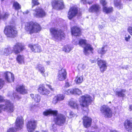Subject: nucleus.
<instances>
[{"mask_svg": "<svg viewBox=\"0 0 132 132\" xmlns=\"http://www.w3.org/2000/svg\"><path fill=\"white\" fill-rule=\"evenodd\" d=\"M41 28L40 25L36 23L31 22L25 24V29L30 33L38 32L41 30Z\"/></svg>", "mask_w": 132, "mask_h": 132, "instance_id": "nucleus-1", "label": "nucleus"}, {"mask_svg": "<svg viewBox=\"0 0 132 132\" xmlns=\"http://www.w3.org/2000/svg\"><path fill=\"white\" fill-rule=\"evenodd\" d=\"M50 31L53 38L54 40H60L65 37V34L61 30L52 28L50 29Z\"/></svg>", "mask_w": 132, "mask_h": 132, "instance_id": "nucleus-2", "label": "nucleus"}, {"mask_svg": "<svg viewBox=\"0 0 132 132\" xmlns=\"http://www.w3.org/2000/svg\"><path fill=\"white\" fill-rule=\"evenodd\" d=\"M79 102L80 105L82 106L86 107L87 110L85 111L86 112L88 111V109L87 107L92 102L91 97L88 95H85L80 98Z\"/></svg>", "mask_w": 132, "mask_h": 132, "instance_id": "nucleus-3", "label": "nucleus"}, {"mask_svg": "<svg viewBox=\"0 0 132 132\" xmlns=\"http://www.w3.org/2000/svg\"><path fill=\"white\" fill-rule=\"evenodd\" d=\"M13 104L9 100H5L3 104H0V113L3 110L6 112H11L14 111Z\"/></svg>", "mask_w": 132, "mask_h": 132, "instance_id": "nucleus-4", "label": "nucleus"}, {"mask_svg": "<svg viewBox=\"0 0 132 132\" xmlns=\"http://www.w3.org/2000/svg\"><path fill=\"white\" fill-rule=\"evenodd\" d=\"M79 44L84 48V53L86 55H88L90 53H92L93 49L89 44L86 43L85 40L81 39L79 42Z\"/></svg>", "mask_w": 132, "mask_h": 132, "instance_id": "nucleus-5", "label": "nucleus"}, {"mask_svg": "<svg viewBox=\"0 0 132 132\" xmlns=\"http://www.w3.org/2000/svg\"><path fill=\"white\" fill-rule=\"evenodd\" d=\"M4 32L8 37H14L17 33V31L12 26H8L5 28Z\"/></svg>", "mask_w": 132, "mask_h": 132, "instance_id": "nucleus-6", "label": "nucleus"}, {"mask_svg": "<svg viewBox=\"0 0 132 132\" xmlns=\"http://www.w3.org/2000/svg\"><path fill=\"white\" fill-rule=\"evenodd\" d=\"M65 121V117L62 114H59L54 118L55 123L59 126L62 125Z\"/></svg>", "mask_w": 132, "mask_h": 132, "instance_id": "nucleus-7", "label": "nucleus"}, {"mask_svg": "<svg viewBox=\"0 0 132 132\" xmlns=\"http://www.w3.org/2000/svg\"><path fill=\"white\" fill-rule=\"evenodd\" d=\"M37 124L35 120H32L28 121L26 125L27 130L28 132H33L36 127Z\"/></svg>", "mask_w": 132, "mask_h": 132, "instance_id": "nucleus-8", "label": "nucleus"}, {"mask_svg": "<svg viewBox=\"0 0 132 132\" xmlns=\"http://www.w3.org/2000/svg\"><path fill=\"white\" fill-rule=\"evenodd\" d=\"M100 111L106 117L110 118L112 115V112L107 106L103 105L100 108Z\"/></svg>", "mask_w": 132, "mask_h": 132, "instance_id": "nucleus-9", "label": "nucleus"}, {"mask_svg": "<svg viewBox=\"0 0 132 132\" xmlns=\"http://www.w3.org/2000/svg\"><path fill=\"white\" fill-rule=\"evenodd\" d=\"M24 48L23 44L18 43L14 45L12 51L15 54H17L20 53Z\"/></svg>", "mask_w": 132, "mask_h": 132, "instance_id": "nucleus-10", "label": "nucleus"}, {"mask_svg": "<svg viewBox=\"0 0 132 132\" xmlns=\"http://www.w3.org/2000/svg\"><path fill=\"white\" fill-rule=\"evenodd\" d=\"M35 68L43 77H46L48 76V72H45V68L42 64H37L35 67Z\"/></svg>", "mask_w": 132, "mask_h": 132, "instance_id": "nucleus-11", "label": "nucleus"}, {"mask_svg": "<svg viewBox=\"0 0 132 132\" xmlns=\"http://www.w3.org/2000/svg\"><path fill=\"white\" fill-rule=\"evenodd\" d=\"M33 14L35 16L37 17H42L45 15L46 13L44 11L42 8L38 7L35 10Z\"/></svg>", "mask_w": 132, "mask_h": 132, "instance_id": "nucleus-12", "label": "nucleus"}, {"mask_svg": "<svg viewBox=\"0 0 132 132\" xmlns=\"http://www.w3.org/2000/svg\"><path fill=\"white\" fill-rule=\"evenodd\" d=\"M77 8L74 7H71L68 12V17L69 19H71L75 17L77 14Z\"/></svg>", "mask_w": 132, "mask_h": 132, "instance_id": "nucleus-13", "label": "nucleus"}, {"mask_svg": "<svg viewBox=\"0 0 132 132\" xmlns=\"http://www.w3.org/2000/svg\"><path fill=\"white\" fill-rule=\"evenodd\" d=\"M24 124L23 120L21 117H18L15 122V128L16 129H21Z\"/></svg>", "mask_w": 132, "mask_h": 132, "instance_id": "nucleus-14", "label": "nucleus"}, {"mask_svg": "<svg viewBox=\"0 0 132 132\" xmlns=\"http://www.w3.org/2000/svg\"><path fill=\"white\" fill-rule=\"evenodd\" d=\"M53 7L56 9H63L64 7V4L62 1L53 0L52 1Z\"/></svg>", "mask_w": 132, "mask_h": 132, "instance_id": "nucleus-15", "label": "nucleus"}, {"mask_svg": "<svg viewBox=\"0 0 132 132\" xmlns=\"http://www.w3.org/2000/svg\"><path fill=\"white\" fill-rule=\"evenodd\" d=\"M98 65L99 67L100 71L103 72L107 69L106 62L103 60H100L97 62Z\"/></svg>", "mask_w": 132, "mask_h": 132, "instance_id": "nucleus-16", "label": "nucleus"}, {"mask_svg": "<svg viewBox=\"0 0 132 132\" xmlns=\"http://www.w3.org/2000/svg\"><path fill=\"white\" fill-rule=\"evenodd\" d=\"M67 72L65 70L62 69L59 72L58 78L60 81L64 80L66 78Z\"/></svg>", "mask_w": 132, "mask_h": 132, "instance_id": "nucleus-17", "label": "nucleus"}, {"mask_svg": "<svg viewBox=\"0 0 132 132\" xmlns=\"http://www.w3.org/2000/svg\"><path fill=\"white\" fill-rule=\"evenodd\" d=\"M65 96L63 94H58L55 96L53 98L52 103L55 105L58 102H60L63 100Z\"/></svg>", "mask_w": 132, "mask_h": 132, "instance_id": "nucleus-18", "label": "nucleus"}, {"mask_svg": "<svg viewBox=\"0 0 132 132\" xmlns=\"http://www.w3.org/2000/svg\"><path fill=\"white\" fill-rule=\"evenodd\" d=\"M101 7L98 4H96L92 5L89 9V11L90 12H95L97 13L99 12Z\"/></svg>", "mask_w": 132, "mask_h": 132, "instance_id": "nucleus-19", "label": "nucleus"}, {"mask_svg": "<svg viewBox=\"0 0 132 132\" xmlns=\"http://www.w3.org/2000/svg\"><path fill=\"white\" fill-rule=\"evenodd\" d=\"M5 79L8 82L14 81V75L11 73L7 72L4 73Z\"/></svg>", "mask_w": 132, "mask_h": 132, "instance_id": "nucleus-20", "label": "nucleus"}, {"mask_svg": "<svg viewBox=\"0 0 132 132\" xmlns=\"http://www.w3.org/2000/svg\"><path fill=\"white\" fill-rule=\"evenodd\" d=\"M72 35L75 36H79L81 35V32L79 28L77 26H74L71 29Z\"/></svg>", "mask_w": 132, "mask_h": 132, "instance_id": "nucleus-21", "label": "nucleus"}, {"mask_svg": "<svg viewBox=\"0 0 132 132\" xmlns=\"http://www.w3.org/2000/svg\"><path fill=\"white\" fill-rule=\"evenodd\" d=\"M83 123L84 126L86 128L90 127L92 121V119L87 116L83 118Z\"/></svg>", "mask_w": 132, "mask_h": 132, "instance_id": "nucleus-22", "label": "nucleus"}, {"mask_svg": "<svg viewBox=\"0 0 132 132\" xmlns=\"http://www.w3.org/2000/svg\"><path fill=\"white\" fill-rule=\"evenodd\" d=\"M28 46L34 52H39L41 51L40 47L38 45L29 44Z\"/></svg>", "mask_w": 132, "mask_h": 132, "instance_id": "nucleus-23", "label": "nucleus"}, {"mask_svg": "<svg viewBox=\"0 0 132 132\" xmlns=\"http://www.w3.org/2000/svg\"><path fill=\"white\" fill-rule=\"evenodd\" d=\"M16 90L18 92L22 94H24L27 93V90L23 85L18 86L16 87Z\"/></svg>", "mask_w": 132, "mask_h": 132, "instance_id": "nucleus-24", "label": "nucleus"}, {"mask_svg": "<svg viewBox=\"0 0 132 132\" xmlns=\"http://www.w3.org/2000/svg\"><path fill=\"white\" fill-rule=\"evenodd\" d=\"M124 126L127 131L131 132L132 130V121L128 120L125 121Z\"/></svg>", "mask_w": 132, "mask_h": 132, "instance_id": "nucleus-25", "label": "nucleus"}, {"mask_svg": "<svg viewBox=\"0 0 132 132\" xmlns=\"http://www.w3.org/2000/svg\"><path fill=\"white\" fill-rule=\"evenodd\" d=\"M38 92L42 95H47L49 94L50 91L43 85H41L38 89Z\"/></svg>", "mask_w": 132, "mask_h": 132, "instance_id": "nucleus-26", "label": "nucleus"}, {"mask_svg": "<svg viewBox=\"0 0 132 132\" xmlns=\"http://www.w3.org/2000/svg\"><path fill=\"white\" fill-rule=\"evenodd\" d=\"M57 111L56 110H52L51 109L47 110L43 112V114L45 116H47L50 114L55 116L57 115Z\"/></svg>", "mask_w": 132, "mask_h": 132, "instance_id": "nucleus-27", "label": "nucleus"}, {"mask_svg": "<svg viewBox=\"0 0 132 132\" xmlns=\"http://www.w3.org/2000/svg\"><path fill=\"white\" fill-rule=\"evenodd\" d=\"M127 91L125 89H122L120 91H117L116 92V94L118 96L124 97L126 96Z\"/></svg>", "mask_w": 132, "mask_h": 132, "instance_id": "nucleus-28", "label": "nucleus"}, {"mask_svg": "<svg viewBox=\"0 0 132 132\" xmlns=\"http://www.w3.org/2000/svg\"><path fill=\"white\" fill-rule=\"evenodd\" d=\"M24 57L23 55H18L16 58V59L18 63L22 64L24 62Z\"/></svg>", "mask_w": 132, "mask_h": 132, "instance_id": "nucleus-29", "label": "nucleus"}, {"mask_svg": "<svg viewBox=\"0 0 132 132\" xmlns=\"http://www.w3.org/2000/svg\"><path fill=\"white\" fill-rule=\"evenodd\" d=\"M113 10V8L112 7H107L104 6L103 7V11L106 14L111 13Z\"/></svg>", "mask_w": 132, "mask_h": 132, "instance_id": "nucleus-30", "label": "nucleus"}, {"mask_svg": "<svg viewBox=\"0 0 132 132\" xmlns=\"http://www.w3.org/2000/svg\"><path fill=\"white\" fill-rule=\"evenodd\" d=\"M2 52L4 55H8L11 52V49L10 47H8L7 48H5L3 50Z\"/></svg>", "mask_w": 132, "mask_h": 132, "instance_id": "nucleus-31", "label": "nucleus"}, {"mask_svg": "<svg viewBox=\"0 0 132 132\" xmlns=\"http://www.w3.org/2000/svg\"><path fill=\"white\" fill-rule=\"evenodd\" d=\"M107 51L105 47H103L101 48H99L98 50V52L99 54L103 55L106 53Z\"/></svg>", "mask_w": 132, "mask_h": 132, "instance_id": "nucleus-32", "label": "nucleus"}, {"mask_svg": "<svg viewBox=\"0 0 132 132\" xmlns=\"http://www.w3.org/2000/svg\"><path fill=\"white\" fill-rule=\"evenodd\" d=\"M83 81V77L82 76H77L76 78L75 81L77 84L81 83Z\"/></svg>", "mask_w": 132, "mask_h": 132, "instance_id": "nucleus-33", "label": "nucleus"}, {"mask_svg": "<svg viewBox=\"0 0 132 132\" xmlns=\"http://www.w3.org/2000/svg\"><path fill=\"white\" fill-rule=\"evenodd\" d=\"M114 3L116 6H119L120 9L122 8V6L121 4L120 0H114Z\"/></svg>", "mask_w": 132, "mask_h": 132, "instance_id": "nucleus-34", "label": "nucleus"}, {"mask_svg": "<svg viewBox=\"0 0 132 132\" xmlns=\"http://www.w3.org/2000/svg\"><path fill=\"white\" fill-rule=\"evenodd\" d=\"M13 6L16 10H18L21 8L20 5L16 2H14L13 3Z\"/></svg>", "mask_w": 132, "mask_h": 132, "instance_id": "nucleus-35", "label": "nucleus"}, {"mask_svg": "<svg viewBox=\"0 0 132 132\" xmlns=\"http://www.w3.org/2000/svg\"><path fill=\"white\" fill-rule=\"evenodd\" d=\"M73 94L80 95L81 94V91L78 88L73 89Z\"/></svg>", "mask_w": 132, "mask_h": 132, "instance_id": "nucleus-36", "label": "nucleus"}, {"mask_svg": "<svg viewBox=\"0 0 132 132\" xmlns=\"http://www.w3.org/2000/svg\"><path fill=\"white\" fill-rule=\"evenodd\" d=\"M69 104L72 108L73 106H74V104H75L76 106L74 107L76 108H78V105L76 103L73 101H70L69 102Z\"/></svg>", "mask_w": 132, "mask_h": 132, "instance_id": "nucleus-37", "label": "nucleus"}, {"mask_svg": "<svg viewBox=\"0 0 132 132\" xmlns=\"http://www.w3.org/2000/svg\"><path fill=\"white\" fill-rule=\"evenodd\" d=\"M34 100L36 102H39L40 100V96L38 94L36 95L35 96Z\"/></svg>", "mask_w": 132, "mask_h": 132, "instance_id": "nucleus-38", "label": "nucleus"}, {"mask_svg": "<svg viewBox=\"0 0 132 132\" xmlns=\"http://www.w3.org/2000/svg\"><path fill=\"white\" fill-rule=\"evenodd\" d=\"M39 2L38 0H32V7H33L35 5H39Z\"/></svg>", "mask_w": 132, "mask_h": 132, "instance_id": "nucleus-39", "label": "nucleus"}, {"mask_svg": "<svg viewBox=\"0 0 132 132\" xmlns=\"http://www.w3.org/2000/svg\"><path fill=\"white\" fill-rule=\"evenodd\" d=\"M73 89H69L67 91H66L64 93L67 95H70V94H73Z\"/></svg>", "mask_w": 132, "mask_h": 132, "instance_id": "nucleus-40", "label": "nucleus"}, {"mask_svg": "<svg viewBox=\"0 0 132 132\" xmlns=\"http://www.w3.org/2000/svg\"><path fill=\"white\" fill-rule=\"evenodd\" d=\"M71 50V48L69 46H67L65 47L63 49V50L65 52H68Z\"/></svg>", "mask_w": 132, "mask_h": 132, "instance_id": "nucleus-41", "label": "nucleus"}, {"mask_svg": "<svg viewBox=\"0 0 132 132\" xmlns=\"http://www.w3.org/2000/svg\"><path fill=\"white\" fill-rule=\"evenodd\" d=\"M13 95L14 98H17V99H20L21 98V96L19 95L18 94L16 93H15L13 94Z\"/></svg>", "mask_w": 132, "mask_h": 132, "instance_id": "nucleus-42", "label": "nucleus"}, {"mask_svg": "<svg viewBox=\"0 0 132 132\" xmlns=\"http://www.w3.org/2000/svg\"><path fill=\"white\" fill-rule=\"evenodd\" d=\"M131 38V36L130 35H125V38L126 41L127 42L129 41Z\"/></svg>", "mask_w": 132, "mask_h": 132, "instance_id": "nucleus-43", "label": "nucleus"}, {"mask_svg": "<svg viewBox=\"0 0 132 132\" xmlns=\"http://www.w3.org/2000/svg\"><path fill=\"white\" fill-rule=\"evenodd\" d=\"M4 84V81L2 79H0V89L3 87Z\"/></svg>", "mask_w": 132, "mask_h": 132, "instance_id": "nucleus-44", "label": "nucleus"}, {"mask_svg": "<svg viewBox=\"0 0 132 132\" xmlns=\"http://www.w3.org/2000/svg\"><path fill=\"white\" fill-rule=\"evenodd\" d=\"M100 3L103 6L107 4V2L105 0H100Z\"/></svg>", "mask_w": 132, "mask_h": 132, "instance_id": "nucleus-45", "label": "nucleus"}, {"mask_svg": "<svg viewBox=\"0 0 132 132\" xmlns=\"http://www.w3.org/2000/svg\"><path fill=\"white\" fill-rule=\"evenodd\" d=\"M7 132H16V131L14 128H11L8 129Z\"/></svg>", "mask_w": 132, "mask_h": 132, "instance_id": "nucleus-46", "label": "nucleus"}, {"mask_svg": "<svg viewBox=\"0 0 132 132\" xmlns=\"http://www.w3.org/2000/svg\"><path fill=\"white\" fill-rule=\"evenodd\" d=\"M128 30L130 34L132 36V27H129Z\"/></svg>", "mask_w": 132, "mask_h": 132, "instance_id": "nucleus-47", "label": "nucleus"}, {"mask_svg": "<svg viewBox=\"0 0 132 132\" xmlns=\"http://www.w3.org/2000/svg\"><path fill=\"white\" fill-rule=\"evenodd\" d=\"M69 115L70 118H72L73 117L75 116L76 114H74L72 112H70Z\"/></svg>", "mask_w": 132, "mask_h": 132, "instance_id": "nucleus-48", "label": "nucleus"}, {"mask_svg": "<svg viewBox=\"0 0 132 132\" xmlns=\"http://www.w3.org/2000/svg\"><path fill=\"white\" fill-rule=\"evenodd\" d=\"M79 67H81L82 69H84L86 68L85 65L84 64H80Z\"/></svg>", "mask_w": 132, "mask_h": 132, "instance_id": "nucleus-49", "label": "nucleus"}, {"mask_svg": "<svg viewBox=\"0 0 132 132\" xmlns=\"http://www.w3.org/2000/svg\"><path fill=\"white\" fill-rule=\"evenodd\" d=\"M70 85L68 82H67L65 83V87H69Z\"/></svg>", "mask_w": 132, "mask_h": 132, "instance_id": "nucleus-50", "label": "nucleus"}, {"mask_svg": "<svg viewBox=\"0 0 132 132\" xmlns=\"http://www.w3.org/2000/svg\"><path fill=\"white\" fill-rule=\"evenodd\" d=\"M47 86L52 90H53V89L52 88L51 85H46Z\"/></svg>", "mask_w": 132, "mask_h": 132, "instance_id": "nucleus-51", "label": "nucleus"}, {"mask_svg": "<svg viewBox=\"0 0 132 132\" xmlns=\"http://www.w3.org/2000/svg\"><path fill=\"white\" fill-rule=\"evenodd\" d=\"M110 19L111 21H113L114 20H115L116 18L115 17L112 16L110 18Z\"/></svg>", "mask_w": 132, "mask_h": 132, "instance_id": "nucleus-52", "label": "nucleus"}, {"mask_svg": "<svg viewBox=\"0 0 132 132\" xmlns=\"http://www.w3.org/2000/svg\"><path fill=\"white\" fill-rule=\"evenodd\" d=\"M4 100V99L3 97L0 96V102H2Z\"/></svg>", "mask_w": 132, "mask_h": 132, "instance_id": "nucleus-53", "label": "nucleus"}, {"mask_svg": "<svg viewBox=\"0 0 132 132\" xmlns=\"http://www.w3.org/2000/svg\"><path fill=\"white\" fill-rule=\"evenodd\" d=\"M55 125H54L53 124L52 126V128H52L53 129H54L55 130H56V129L55 127Z\"/></svg>", "mask_w": 132, "mask_h": 132, "instance_id": "nucleus-54", "label": "nucleus"}, {"mask_svg": "<svg viewBox=\"0 0 132 132\" xmlns=\"http://www.w3.org/2000/svg\"><path fill=\"white\" fill-rule=\"evenodd\" d=\"M81 1L84 4H86L87 3L86 0H81Z\"/></svg>", "mask_w": 132, "mask_h": 132, "instance_id": "nucleus-55", "label": "nucleus"}, {"mask_svg": "<svg viewBox=\"0 0 132 132\" xmlns=\"http://www.w3.org/2000/svg\"><path fill=\"white\" fill-rule=\"evenodd\" d=\"M29 13V11L28 10H27L26 11H25L24 12H23V13L24 14H28Z\"/></svg>", "mask_w": 132, "mask_h": 132, "instance_id": "nucleus-56", "label": "nucleus"}, {"mask_svg": "<svg viewBox=\"0 0 132 132\" xmlns=\"http://www.w3.org/2000/svg\"><path fill=\"white\" fill-rule=\"evenodd\" d=\"M31 97L33 99H34L35 97V96L33 94H32L30 95Z\"/></svg>", "mask_w": 132, "mask_h": 132, "instance_id": "nucleus-57", "label": "nucleus"}, {"mask_svg": "<svg viewBox=\"0 0 132 132\" xmlns=\"http://www.w3.org/2000/svg\"><path fill=\"white\" fill-rule=\"evenodd\" d=\"M103 28V27L101 25H99V28L100 29H102Z\"/></svg>", "mask_w": 132, "mask_h": 132, "instance_id": "nucleus-58", "label": "nucleus"}, {"mask_svg": "<svg viewBox=\"0 0 132 132\" xmlns=\"http://www.w3.org/2000/svg\"><path fill=\"white\" fill-rule=\"evenodd\" d=\"M76 105L74 104V106H73L72 108H73L74 109H78V108H76L74 107H76Z\"/></svg>", "mask_w": 132, "mask_h": 132, "instance_id": "nucleus-59", "label": "nucleus"}, {"mask_svg": "<svg viewBox=\"0 0 132 132\" xmlns=\"http://www.w3.org/2000/svg\"><path fill=\"white\" fill-rule=\"evenodd\" d=\"M110 132H118L116 130H113L111 131Z\"/></svg>", "mask_w": 132, "mask_h": 132, "instance_id": "nucleus-60", "label": "nucleus"}, {"mask_svg": "<svg viewBox=\"0 0 132 132\" xmlns=\"http://www.w3.org/2000/svg\"><path fill=\"white\" fill-rule=\"evenodd\" d=\"M12 94L11 93V95H9V94H8V95H7V96H9V97L10 96H12Z\"/></svg>", "mask_w": 132, "mask_h": 132, "instance_id": "nucleus-61", "label": "nucleus"}, {"mask_svg": "<svg viewBox=\"0 0 132 132\" xmlns=\"http://www.w3.org/2000/svg\"><path fill=\"white\" fill-rule=\"evenodd\" d=\"M46 63H47V64L48 65L50 63V62L48 61L46 62Z\"/></svg>", "mask_w": 132, "mask_h": 132, "instance_id": "nucleus-62", "label": "nucleus"}, {"mask_svg": "<svg viewBox=\"0 0 132 132\" xmlns=\"http://www.w3.org/2000/svg\"><path fill=\"white\" fill-rule=\"evenodd\" d=\"M73 43L74 44H75L76 45H77V44H78V43Z\"/></svg>", "mask_w": 132, "mask_h": 132, "instance_id": "nucleus-63", "label": "nucleus"}, {"mask_svg": "<svg viewBox=\"0 0 132 132\" xmlns=\"http://www.w3.org/2000/svg\"><path fill=\"white\" fill-rule=\"evenodd\" d=\"M89 4H92V3L91 2H89L88 3Z\"/></svg>", "mask_w": 132, "mask_h": 132, "instance_id": "nucleus-64", "label": "nucleus"}]
</instances>
